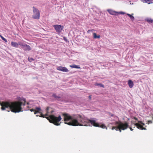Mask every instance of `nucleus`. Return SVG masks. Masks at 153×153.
Returning a JSON list of instances; mask_svg holds the SVG:
<instances>
[{"label":"nucleus","mask_w":153,"mask_h":153,"mask_svg":"<svg viewBox=\"0 0 153 153\" xmlns=\"http://www.w3.org/2000/svg\"><path fill=\"white\" fill-rule=\"evenodd\" d=\"M91 120H88L80 117L78 119V120H74L71 122L66 123L69 125L74 126H88L89 125V123H91L90 121Z\"/></svg>","instance_id":"1"},{"label":"nucleus","mask_w":153,"mask_h":153,"mask_svg":"<svg viewBox=\"0 0 153 153\" xmlns=\"http://www.w3.org/2000/svg\"><path fill=\"white\" fill-rule=\"evenodd\" d=\"M17 100L19 101L18 102L15 101L14 102L10 103V102L7 101H3L1 102L0 101V105H25L26 104L27 105H29V102L26 101L25 99L23 97H17Z\"/></svg>","instance_id":"2"},{"label":"nucleus","mask_w":153,"mask_h":153,"mask_svg":"<svg viewBox=\"0 0 153 153\" xmlns=\"http://www.w3.org/2000/svg\"><path fill=\"white\" fill-rule=\"evenodd\" d=\"M115 126H113L111 129L112 130L115 129L116 131H119L120 132H121L122 130H125L127 129L128 127V124L127 122L123 123L121 121H116L114 123Z\"/></svg>","instance_id":"3"},{"label":"nucleus","mask_w":153,"mask_h":153,"mask_svg":"<svg viewBox=\"0 0 153 153\" xmlns=\"http://www.w3.org/2000/svg\"><path fill=\"white\" fill-rule=\"evenodd\" d=\"M1 109L5 110L9 112L10 111L13 112H19L22 111L21 106H1Z\"/></svg>","instance_id":"4"},{"label":"nucleus","mask_w":153,"mask_h":153,"mask_svg":"<svg viewBox=\"0 0 153 153\" xmlns=\"http://www.w3.org/2000/svg\"><path fill=\"white\" fill-rule=\"evenodd\" d=\"M46 118L48 120H49L51 123H53L56 126L60 125V123H59V122L62 120L60 116L57 117L53 115H51L49 117H47Z\"/></svg>","instance_id":"5"},{"label":"nucleus","mask_w":153,"mask_h":153,"mask_svg":"<svg viewBox=\"0 0 153 153\" xmlns=\"http://www.w3.org/2000/svg\"><path fill=\"white\" fill-rule=\"evenodd\" d=\"M33 14L32 18L36 19H38L40 18V13L39 10L34 6L33 7Z\"/></svg>","instance_id":"6"},{"label":"nucleus","mask_w":153,"mask_h":153,"mask_svg":"<svg viewBox=\"0 0 153 153\" xmlns=\"http://www.w3.org/2000/svg\"><path fill=\"white\" fill-rule=\"evenodd\" d=\"M19 45L21 48L25 51H30L31 50L30 46L27 44L21 42H19Z\"/></svg>","instance_id":"7"},{"label":"nucleus","mask_w":153,"mask_h":153,"mask_svg":"<svg viewBox=\"0 0 153 153\" xmlns=\"http://www.w3.org/2000/svg\"><path fill=\"white\" fill-rule=\"evenodd\" d=\"M63 115L64 117V120L65 121V123L66 124V123H68L67 122L69 121L70 120H71V121L70 122H71L73 120V117L69 114L67 113H64L62 114Z\"/></svg>","instance_id":"8"},{"label":"nucleus","mask_w":153,"mask_h":153,"mask_svg":"<svg viewBox=\"0 0 153 153\" xmlns=\"http://www.w3.org/2000/svg\"><path fill=\"white\" fill-rule=\"evenodd\" d=\"M90 121L91 124L94 126L101 127L102 128H107V127L104 124H102L101 125H100L98 123H96L95 120H91Z\"/></svg>","instance_id":"9"},{"label":"nucleus","mask_w":153,"mask_h":153,"mask_svg":"<svg viewBox=\"0 0 153 153\" xmlns=\"http://www.w3.org/2000/svg\"><path fill=\"white\" fill-rule=\"evenodd\" d=\"M56 32L58 33H60L63 30L64 27L61 25H56L53 26Z\"/></svg>","instance_id":"10"},{"label":"nucleus","mask_w":153,"mask_h":153,"mask_svg":"<svg viewBox=\"0 0 153 153\" xmlns=\"http://www.w3.org/2000/svg\"><path fill=\"white\" fill-rule=\"evenodd\" d=\"M57 70L59 71H61L62 72H68L69 71L68 69L65 67L62 66H58L57 67Z\"/></svg>","instance_id":"11"},{"label":"nucleus","mask_w":153,"mask_h":153,"mask_svg":"<svg viewBox=\"0 0 153 153\" xmlns=\"http://www.w3.org/2000/svg\"><path fill=\"white\" fill-rule=\"evenodd\" d=\"M134 125L136 126V127L139 129H140L141 130H146V129L143 127V126H142L140 123H136Z\"/></svg>","instance_id":"12"},{"label":"nucleus","mask_w":153,"mask_h":153,"mask_svg":"<svg viewBox=\"0 0 153 153\" xmlns=\"http://www.w3.org/2000/svg\"><path fill=\"white\" fill-rule=\"evenodd\" d=\"M107 11L111 15L117 16V12L115 11H114L111 9H108L107 10Z\"/></svg>","instance_id":"13"},{"label":"nucleus","mask_w":153,"mask_h":153,"mask_svg":"<svg viewBox=\"0 0 153 153\" xmlns=\"http://www.w3.org/2000/svg\"><path fill=\"white\" fill-rule=\"evenodd\" d=\"M41 110V108L40 107L36 108L35 109H32L30 110V111H34V113L36 114V113L39 112V111Z\"/></svg>","instance_id":"14"},{"label":"nucleus","mask_w":153,"mask_h":153,"mask_svg":"<svg viewBox=\"0 0 153 153\" xmlns=\"http://www.w3.org/2000/svg\"><path fill=\"white\" fill-rule=\"evenodd\" d=\"M11 43V45L12 46L16 48H18L19 47V42L18 43H17L16 42H12Z\"/></svg>","instance_id":"15"},{"label":"nucleus","mask_w":153,"mask_h":153,"mask_svg":"<svg viewBox=\"0 0 153 153\" xmlns=\"http://www.w3.org/2000/svg\"><path fill=\"white\" fill-rule=\"evenodd\" d=\"M128 85L130 88H132L133 86L134 83L130 79L128 82Z\"/></svg>","instance_id":"16"},{"label":"nucleus","mask_w":153,"mask_h":153,"mask_svg":"<svg viewBox=\"0 0 153 153\" xmlns=\"http://www.w3.org/2000/svg\"><path fill=\"white\" fill-rule=\"evenodd\" d=\"M70 66L71 68H77V69L81 68L80 67L79 65H70Z\"/></svg>","instance_id":"17"},{"label":"nucleus","mask_w":153,"mask_h":153,"mask_svg":"<svg viewBox=\"0 0 153 153\" xmlns=\"http://www.w3.org/2000/svg\"><path fill=\"white\" fill-rule=\"evenodd\" d=\"M93 38L94 39H99L100 38V36L99 35H97V34L95 33H93Z\"/></svg>","instance_id":"18"},{"label":"nucleus","mask_w":153,"mask_h":153,"mask_svg":"<svg viewBox=\"0 0 153 153\" xmlns=\"http://www.w3.org/2000/svg\"><path fill=\"white\" fill-rule=\"evenodd\" d=\"M146 20L149 24L153 23V19H152L151 18H147Z\"/></svg>","instance_id":"19"},{"label":"nucleus","mask_w":153,"mask_h":153,"mask_svg":"<svg viewBox=\"0 0 153 153\" xmlns=\"http://www.w3.org/2000/svg\"><path fill=\"white\" fill-rule=\"evenodd\" d=\"M52 96L58 100H59L61 99V97L60 96H57L55 94H53Z\"/></svg>","instance_id":"20"},{"label":"nucleus","mask_w":153,"mask_h":153,"mask_svg":"<svg viewBox=\"0 0 153 153\" xmlns=\"http://www.w3.org/2000/svg\"><path fill=\"white\" fill-rule=\"evenodd\" d=\"M95 85L96 86H99L100 87H102L103 88H104V85L102 83H95Z\"/></svg>","instance_id":"21"},{"label":"nucleus","mask_w":153,"mask_h":153,"mask_svg":"<svg viewBox=\"0 0 153 153\" xmlns=\"http://www.w3.org/2000/svg\"><path fill=\"white\" fill-rule=\"evenodd\" d=\"M133 15V13H132V14L129 16L130 19H131L132 21H133L134 20V18L132 16Z\"/></svg>","instance_id":"22"},{"label":"nucleus","mask_w":153,"mask_h":153,"mask_svg":"<svg viewBox=\"0 0 153 153\" xmlns=\"http://www.w3.org/2000/svg\"><path fill=\"white\" fill-rule=\"evenodd\" d=\"M0 36L2 39V40L4 41L5 42H7V39L5 38H4L3 36H1V35H0Z\"/></svg>","instance_id":"23"},{"label":"nucleus","mask_w":153,"mask_h":153,"mask_svg":"<svg viewBox=\"0 0 153 153\" xmlns=\"http://www.w3.org/2000/svg\"><path fill=\"white\" fill-rule=\"evenodd\" d=\"M28 61L30 62H31L32 61L34 60V59H33L32 58H30V57L28 58Z\"/></svg>","instance_id":"24"},{"label":"nucleus","mask_w":153,"mask_h":153,"mask_svg":"<svg viewBox=\"0 0 153 153\" xmlns=\"http://www.w3.org/2000/svg\"><path fill=\"white\" fill-rule=\"evenodd\" d=\"M146 3H148V4H150L151 3H152L153 2H152V0H146Z\"/></svg>","instance_id":"25"},{"label":"nucleus","mask_w":153,"mask_h":153,"mask_svg":"<svg viewBox=\"0 0 153 153\" xmlns=\"http://www.w3.org/2000/svg\"><path fill=\"white\" fill-rule=\"evenodd\" d=\"M125 14V13L123 12H117V15L119 14Z\"/></svg>","instance_id":"26"},{"label":"nucleus","mask_w":153,"mask_h":153,"mask_svg":"<svg viewBox=\"0 0 153 153\" xmlns=\"http://www.w3.org/2000/svg\"><path fill=\"white\" fill-rule=\"evenodd\" d=\"M139 123H140L142 126H144L145 125V124L142 122L141 121H138Z\"/></svg>","instance_id":"27"},{"label":"nucleus","mask_w":153,"mask_h":153,"mask_svg":"<svg viewBox=\"0 0 153 153\" xmlns=\"http://www.w3.org/2000/svg\"><path fill=\"white\" fill-rule=\"evenodd\" d=\"M40 117H45V116H44V115H43L42 113H40Z\"/></svg>","instance_id":"28"},{"label":"nucleus","mask_w":153,"mask_h":153,"mask_svg":"<svg viewBox=\"0 0 153 153\" xmlns=\"http://www.w3.org/2000/svg\"><path fill=\"white\" fill-rule=\"evenodd\" d=\"M152 123V120H148V121H147V123L149 124H150V123Z\"/></svg>","instance_id":"29"},{"label":"nucleus","mask_w":153,"mask_h":153,"mask_svg":"<svg viewBox=\"0 0 153 153\" xmlns=\"http://www.w3.org/2000/svg\"><path fill=\"white\" fill-rule=\"evenodd\" d=\"M63 39L66 42H68V41L67 40L66 37H63Z\"/></svg>","instance_id":"30"},{"label":"nucleus","mask_w":153,"mask_h":153,"mask_svg":"<svg viewBox=\"0 0 153 153\" xmlns=\"http://www.w3.org/2000/svg\"><path fill=\"white\" fill-rule=\"evenodd\" d=\"M143 2H146V0H141Z\"/></svg>","instance_id":"31"},{"label":"nucleus","mask_w":153,"mask_h":153,"mask_svg":"<svg viewBox=\"0 0 153 153\" xmlns=\"http://www.w3.org/2000/svg\"><path fill=\"white\" fill-rule=\"evenodd\" d=\"M127 15L129 17V16L131 15L129 14H128V13H127Z\"/></svg>","instance_id":"32"},{"label":"nucleus","mask_w":153,"mask_h":153,"mask_svg":"<svg viewBox=\"0 0 153 153\" xmlns=\"http://www.w3.org/2000/svg\"><path fill=\"white\" fill-rule=\"evenodd\" d=\"M48 109H49V107H47V109H46V111H47V112H48Z\"/></svg>","instance_id":"33"},{"label":"nucleus","mask_w":153,"mask_h":153,"mask_svg":"<svg viewBox=\"0 0 153 153\" xmlns=\"http://www.w3.org/2000/svg\"><path fill=\"white\" fill-rule=\"evenodd\" d=\"M88 98L90 100H91V97L90 95L88 97Z\"/></svg>","instance_id":"34"},{"label":"nucleus","mask_w":153,"mask_h":153,"mask_svg":"<svg viewBox=\"0 0 153 153\" xmlns=\"http://www.w3.org/2000/svg\"><path fill=\"white\" fill-rule=\"evenodd\" d=\"M91 31V30H88V31H87V32L88 33H89Z\"/></svg>","instance_id":"35"},{"label":"nucleus","mask_w":153,"mask_h":153,"mask_svg":"<svg viewBox=\"0 0 153 153\" xmlns=\"http://www.w3.org/2000/svg\"><path fill=\"white\" fill-rule=\"evenodd\" d=\"M134 119H135V120H137V118L135 117H134Z\"/></svg>","instance_id":"36"},{"label":"nucleus","mask_w":153,"mask_h":153,"mask_svg":"<svg viewBox=\"0 0 153 153\" xmlns=\"http://www.w3.org/2000/svg\"><path fill=\"white\" fill-rule=\"evenodd\" d=\"M129 128L130 129V130L131 131H132L133 130V129L132 128H131V127H130Z\"/></svg>","instance_id":"37"},{"label":"nucleus","mask_w":153,"mask_h":153,"mask_svg":"<svg viewBox=\"0 0 153 153\" xmlns=\"http://www.w3.org/2000/svg\"><path fill=\"white\" fill-rule=\"evenodd\" d=\"M45 116H48V114H45Z\"/></svg>","instance_id":"38"}]
</instances>
